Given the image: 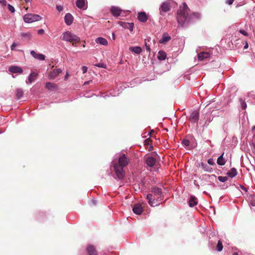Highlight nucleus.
Listing matches in <instances>:
<instances>
[{"instance_id":"f257e3e1","label":"nucleus","mask_w":255,"mask_h":255,"mask_svg":"<svg viewBox=\"0 0 255 255\" xmlns=\"http://www.w3.org/2000/svg\"><path fill=\"white\" fill-rule=\"evenodd\" d=\"M201 14L199 12H192L185 2L180 6L177 12V20L178 23L184 26L190 22L200 19Z\"/></svg>"},{"instance_id":"f03ea898","label":"nucleus","mask_w":255,"mask_h":255,"mask_svg":"<svg viewBox=\"0 0 255 255\" xmlns=\"http://www.w3.org/2000/svg\"><path fill=\"white\" fill-rule=\"evenodd\" d=\"M150 192L151 193L146 195L148 204L152 207L158 205L164 196L161 189L158 187H154L151 188Z\"/></svg>"},{"instance_id":"7ed1b4c3","label":"nucleus","mask_w":255,"mask_h":255,"mask_svg":"<svg viewBox=\"0 0 255 255\" xmlns=\"http://www.w3.org/2000/svg\"><path fill=\"white\" fill-rule=\"evenodd\" d=\"M62 39L67 42H79L80 41L79 37L72 32L67 31L63 33Z\"/></svg>"},{"instance_id":"20e7f679","label":"nucleus","mask_w":255,"mask_h":255,"mask_svg":"<svg viewBox=\"0 0 255 255\" xmlns=\"http://www.w3.org/2000/svg\"><path fill=\"white\" fill-rule=\"evenodd\" d=\"M41 19L40 15L36 14L27 13L23 16V20L28 23L39 21Z\"/></svg>"},{"instance_id":"39448f33","label":"nucleus","mask_w":255,"mask_h":255,"mask_svg":"<svg viewBox=\"0 0 255 255\" xmlns=\"http://www.w3.org/2000/svg\"><path fill=\"white\" fill-rule=\"evenodd\" d=\"M124 168L125 167L116 163L114 164L113 168L116 175V178L119 180H121L124 178L125 174Z\"/></svg>"},{"instance_id":"423d86ee","label":"nucleus","mask_w":255,"mask_h":255,"mask_svg":"<svg viewBox=\"0 0 255 255\" xmlns=\"http://www.w3.org/2000/svg\"><path fill=\"white\" fill-rule=\"evenodd\" d=\"M199 117V112L197 111H194L191 113L189 120L192 123L196 124L197 127H198Z\"/></svg>"},{"instance_id":"0eeeda50","label":"nucleus","mask_w":255,"mask_h":255,"mask_svg":"<svg viewBox=\"0 0 255 255\" xmlns=\"http://www.w3.org/2000/svg\"><path fill=\"white\" fill-rule=\"evenodd\" d=\"M170 10V6L168 2H164L161 3L159 7L160 15H164L165 14Z\"/></svg>"},{"instance_id":"6e6552de","label":"nucleus","mask_w":255,"mask_h":255,"mask_svg":"<svg viewBox=\"0 0 255 255\" xmlns=\"http://www.w3.org/2000/svg\"><path fill=\"white\" fill-rule=\"evenodd\" d=\"M128 163L129 159L127 156L125 154H124L119 157L118 162L116 163V164L125 167L128 165Z\"/></svg>"},{"instance_id":"1a4fd4ad","label":"nucleus","mask_w":255,"mask_h":255,"mask_svg":"<svg viewBox=\"0 0 255 255\" xmlns=\"http://www.w3.org/2000/svg\"><path fill=\"white\" fill-rule=\"evenodd\" d=\"M146 164L149 167H153L156 163V159L151 156H146L144 157Z\"/></svg>"},{"instance_id":"9d476101","label":"nucleus","mask_w":255,"mask_h":255,"mask_svg":"<svg viewBox=\"0 0 255 255\" xmlns=\"http://www.w3.org/2000/svg\"><path fill=\"white\" fill-rule=\"evenodd\" d=\"M8 70L12 73L21 74L23 72L22 69L17 66H11L8 68Z\"/></svg>"},{"instance_id":"9b49d317","label":"nucleus","mask_w":255,"mask_h":255,"mask_svg":"<svg viewBox=\"0 0 255 255\" xmlns=\"http://www.w3.org/2000/svg\"><path fill=\"white\" fill-rule=\"evenodd\" d=\"M76 5L79 8L86 9L87 8V0H77Z\"/></svg>"},{"instance_id":"f8f14e48","label":"nucleus","mask_w":255,"mask_h":255,"mask_svg":"<svg viewBox=\"0 0 255 255\" xmlns=\"http://www.w3.org/2000/svg\"><path fill=\"white\" fill-rule=\"evenodd\" d=\"M30 54L34 58L39 60L43 61L45 59V56L44 55L41 53H37L34 50H31L30 51Z\"/></svg>"},{"instance_id":"ddd939ff","label":"nucleus","mask_w":255,"mask_h":255,"mask_svg":"<svg viewBox=\"0 0 255 255\" xmlns=\"http://www.w3.org/2000/svg\"><path fill=\"white\" fill-rule=\"evenodd\" d=\"M112 14L116 17L120 16L122 13V10L120 8L117 6H112L111 9Z\"/></svg>"},{"instance_id":"4468645a","label":"nucleus","mask_w":255,"mask_h":255,"mask_svg":"<svg viewBox=\"0 0 255 255\" xmlns=\"http://www.w3.org/2000/svg\"><path fill=\"white\" fill-rule=\"evenodd\" d=\"M200 166L202 169L205 172L211 173L213 171V168L207 163L201 162L200 163Z\"/></svg>"},{"instance_id":"2eb2a0df","label":"nucleus","mask_w":255,"mask_h":255,"mask_svg":"<svg viewBox=\"0 0 255 255\" xmlns=\"http://www.w3.org/2000/svg\"><path fill=\"white\" fill-rule=\"evenodd\" d=\"M132 211L134 213L137 215H140L143 212V209L140 204H136L134 205Z\"/></svg>"},{"instance_id":"dca6fc26","label":"nucleus","mask_w":255,"mask_h":255,"mask_svg":"<svg viewBox=\"0 0 255 255\" xmlns=\"http://www.w3.org/2000/svg\"><path fill=\"white\" fill-rule=\"evenodd\" d=\"M64 20L67 25H70L73 21V17L72 15L69 13L66 14L64 17Z\"/></svg>"},{"instance_id":"f3484780","label":"nucleus","mask_w":255,"mask_h":255,"mask_svg":"<svg viewBox=\"0 0 255 255\" xmlns=\"http://www.w3.org/2000/svg\"><path fill=\"white\" fill-rule=\"evenodd\" d=\"M62 70L60 68H57L54 69L49 75V78L54 79L56 78L60 73L62 72Z\"/></svg>"},{"instance_id":"a211bd4d","label":"nucleus","mask_w":255,"mask_h":255,"mask_svg":"<svg viewBox=\"0 0 255 255\" xmlns=\"http://www.w3.org/2000/svg\"><path fill=\"white\" fill-rule=\"evenodd\" d=\"M137 18L139 21L145 22L147 20V15L145 12H140L138 13Z\"/></svg>"},{"instance_id":"6ab92c4d","label":"nucleus","mask_w":255,"mask_h":255,"mask_svg":"<svg viewBox=\"0 0 255 255\" xmlns=\"http://www.w3.org/2000/svg\"><path fill=\"white\" fill-rule=\"evenodd\" d=\"M120 24L124 28L128 29L130 31H132L133 28V23H128L121 21L120 22Z\"/></svg>"},{"instance_id":"aec40b11","label":"nucleus","mask_w":255,"mask_h":255,"mask_svg":"<svg viewBox=\"0 0 255 255\" xmlns=\"http://www.w3.org/2000/svg\"><path fill=\"white\" fill-rule=\"evenodd\" d=\"M95 42L98 44H100L104 46L107 45L108 44L107 40L106 38L102 37L97 38L95 39Z\"/></svg>"},{"instance_id":"412c9836","label":"nucleus","mask_w":255,"mask_h":255,"mask_svg":"<svg viewBox=\"0 0 255 255\" xmlns=\"http://www.w3.org/2000/svg\"><path fill=\"white\" fill-rule=\"evenodd\" d=\"M198 203L197 199L194 196H191L189 201L188 204L190 207H193L196 206Z\"/></svg>"},{"instance_id":"4be33fe9","label":"nucleus","mask_w":255,"mask_h":255,"mask_svg":"<svg viewBox=\"0 0 255 255\" xmlns=\"http://www.w3.org/2000/svg\"><path fill=\"white\" fill-rule=\"evenodd\" d=\"M87 251L89 255H97V252L93 245H89L87 247Z\"/></svg>"},{"instance_id":"5701e85b","label":"nucleus","mask_w":255,"mask_h":255,"mask_svg":"<svg viewBox=\"0 0 255 255\" xmlns=\"http://www.w3.org/2000/svg\"><path fill=\"white\" fill-rule=\"evenodd\" d=\"M171 39V37L167 33L163 34L161 39L159 40L160 43H165Z\"/></svg>"},{"instance_id":"b1692460","label":"nucleus","mask_w":255,"mask_h":255,"mask_svg":"<svg viewBox=\"0 0 255 255\" xmlns=\"http://www.w3.org/2000/svg\"><path fill=\"white\" fill-rule=\"evenodd\" d=\"M37 74L36 73L34 72H31L30 73V74L29 75V76L28 77V82L26 81V83L27 84L31 83L32 82H33V81H35V80L37 78Z\"/></svg>"},{"instance_id":"393cba45","label":"nucleus","mask_w":255,"mask_h":255,"mask_svg":"<svg viewBox=\"0 0 255 255\" xmlns=\"http://www.w3.org/2000/svg\"><path fill=\"white\" fill-rule=\"evenodd\" d=\"M210 56V53L206 52H202L198 55V60L200 61L203 60L204 59L209 58Z\"/></svg>"},{"instance_id":"a878e982","label":"nucleus","mask_w":255,"mask_h":255,"mask_svg":"<svg viewBox=\"0 0 255 255\" xmlns=\"http://www.w3.org/2000/svg\"><path fill=\"white\" fill-rule=\"evenodd\" d=\"M237 173L238 172L237 169L233 167L231 168L230 170H229L227 173V175L231 178H233L237 175Z\"/></svg>"},{"instance_id":"bb28decb","label":"nucleus","mask_w":255,"mask_h":255,"mask_svg":"<svg viewBox=\"0 0 255 255\" xmlns=\"http://www.w3.org/2000/svg\"><path fill=\"white\" fill-rule=\"evenodd\" d=\"M129 50L130 52L134 53L135 54H139L141 52V48L139 46H132L129 48Z\"/></svg>"},{"instance_id":"cd10ccee","label":"nucleus","mask_w":255,"mask_h":255,"mask_svg":"<svg viewBox=\"0 0 255 255\" xmlns=\"http://www.w3.org/2000/svg\"><path fill=\"white\" fill-rule=\"evenodd\" d=\"M224 153H223L222 155H221L217 159V163L219 165H224L226 163V160L223 157V155Z\"/></svg>"},{"instance_id":"c85d7f7f","label":"nucleus","mask_w":255,"mask_h":255,"mask_svg":"<svg viewBox=\"0 0 255 255\" xmlns=\"http://www.w3.org/2000/svg\"><path fill=\"white\" fill-rule=\"evenodd\" d=\"M166 58V54L164 51H159L158 53L157 58L159 60H164Z\"/></svg>"},{"instance_id":"c756f323","label":"nucleus","mask_w":255,"mask_h":255,"mask_svg":"<svg viewBox=\"0 0 255 255\" xmlns=\"http://www.w3.org/2000/svg\"><path fill=\"white\" fill-rule=\"evenodd\" d=\"M45 87L48 90H52L56 87V85L52 83L47 82L46 83Z\"/></svg>"},{"instance_id":"7c9ffc66","label":"nucleus","mask_w":255,"mask_h":255,"mask_svg":"<svg viewBox=\"0 0 255 255\" xmlns=\"http://www.w3.org/2000/svg\"><path fill=\"white\" fill-rule=\"evenodd\" d=\"M23 95V92L21 89H17L16 96L18 99H20Z\"/></svg>"},{"instance_id":"2f4dec72","label":"nucleus","mask_w":255,"mask_h":255,"mask_svg":"<svg viewBox=\"0 0 255 255\" xmlns=\"http://www.w3.org/2000/svg\"><path fill=\"white\" fill-rule=\"evenodd\" d=\"M21 36L22 37H25V38H27V39H31V34L30 32H26V33H22L21 34Z\"/></svg>"},{"instance_id":"473e14b6","label":"nucleus","mask_w":255,"mask_h":255,"mask_svg":"<svg viewBox=\"0 0 255 255\" xmlns=\"http://www.w3.org/2000/svg\"><path fill=\"white\" fill-rule=\"evenodd\" d=\"M181 144L184 147H188L190 145V141L186 139H183L181 142Z\"/></svg>"},{"instance_id":"72a5a7b5","label":"nucleus","mask_w":255,"mask_h":255,"mask_svg":"<svg viewBox=\"0 0 255 255\" xmlns=\"http://www.w3.org/2000/svg\"><path fill=\"white\" fill-rule=\"evenodd\" d=\"M223 245L221 241H219L217 245V250L221 252L223 250Z\"/></svg>"},{"instance_id":"f704fd0d","label":"nucleus","mask_w":255,"mask_h":255,"mask_svg":"<svg viewBox=\"0 0 255 255\" xmlns=\"http://www.w3.org/2000/svg\"><path fill=\"white\" fill-rule=\"evenodd\" d=\"M218 179L222 182H225L226 181H227L228 177L226 176H219L218 177Z\"/></svg>"},{"instance_id":"c9c22d12","label":"nucleus","mask_w":255,"mask_h":255,"mask_svg":"<svg viewBox=\"0 0 255 255\" xmlns=\"http://www.w3.org/2000/svg\"><path fill=\"white\" fill-rule=\"evenodd\" d=\"M240 102L242 109L245 110L247 108L246 103L242 99H240Z\"/></svg>"},{"instance_id":"e433bc0d","label":"nucleus","mask_w":255,"mask_h":255,"mask_svg":"<svg viewBox=\"0 0 255 255\" xmlns=\"http://www.w3.org/2000/svg\"><path fill=\"white\" fill-rule=\"evenodd\" d=\"M207 164L210 165H215V162L213 158H209L207 160Z\"/></svg>"},{"instance_id":"4c0bfd02","label":"nucleus","mask_w":255,"mask_h":255,"mask_svg":"<svg viewBox=\"0 0 255 255\" xmlns=\"http://www.w3.org/2000/svg\"><path fill=\"white\" fill-rule=\"evenodd\" d=\"M7 7H8V10L12 13H13L15 11V9L14 8V7L11 5V4H8L7 5Z\"/></svg>"},{"instance_id":"58836bf2","label":"nucleus","mask_w":255,"mask_h":255,"mask_svg":"<svg viewBox=\"0 0 255 255\" xmlns=\"http://www.w3.org/2000/svg\"><path fill=\"white\" fill-rule=\"evenodd\" d=\"M239 32H240V33H241V34H242L243 35H244L245 36H248V33L243 29H240L239 30Z\"/></svg>"},{"instance_id":"ea45409f","label":"nucleus","mask_w":255,"mask_h":255,"mask_svg":"<svg viewBox=\"0 0 255 255\" xmlns=\"http://www.w3.org/2000/svg\"><path fill=\"white\" fill-rule=\"evenodd\" d=\"M18 45L17 43L15 42H13L10 46V49L11 50H14V48Z\"/></svg>"},{"instance_id":"a19ab883","label":"nucleus","mask_w":255,"mask_h":255,"mask_svg":"<svg viewBox=\"0 0 255 255\" xmlns=\"http://www.w3.org/2000/svg\"><path fill=\"white\" fill-rule=\"evenodd\" d=\"M235 0H226V3L229 5H231L233 4Z\"/></svg>"},{"instance_id":"79ce46f5","label":"nucleus","mask_w":255,"mask_h":255,"mask_svg":"<svg viewBox=\"0 0 255 255\" xmlns=\"http://www.w3.org/2000/svg\"><path fill=\"white\" fill-rule=\"evenodd\" d=\"M87 69L88 68L86 66H83L82 67V70L84 74L86 73L87 72Z\"/></svg>"},{"instance_id":"37998d69","label":"nucleus","mask_w":255,"mask_h":255,"mask_svg":"<svg viewBox=\"0 0 255 255\" xmlns=\"http://www.w3.org/2000/svg\"><path fill=\"white\" fill-rule=\"evenodd\" d=\"M145 46L146 50L147 52H150V46L149 45H147L146 43H145Z\"/></svg>"},{"instance_id":"c03bdc74","label":"nucleus","mask_w":255,"mask_h":255,"mask_svg":"<svg viewBox=\"0 0 255 255\" xmlns=\"http://www.w3.org/2000/svg\"><path fill=\"white\" fill-rule=\"evenodd\" d=\"M44 30L43 29H39L37 31V33L39 35H42V34H44Z\"/></svg>"},{"instance_id":"a18cd8bd","label":"nucleus","mask_w":255,"mask_h":255,"mask_svg":"<svg viewBox=\"0 0 255 255\" xmlns=\"http://www.w3.org/2000/svg\"><path fill=\"white\" fill-rule=\"evenodd\" d=\"M97 66L98 67H101V68H105V65L103 63H98Z\"/></svg>"},{"instance_id":"49530a36","label":"nucleus","mask_w":255,"mask_h":255,"mask_svg":"<svg viewBox=\"0 0 255 255\" xmlns=\"http://www.w3.org/2000/svg\"><path fill=\"white\" fill-rule=\"evenodd\" d=\"M56 8L59 11H61L63 10V7L61 5H57Z\"/></svg>"},{"instance_id":"de8ad7c7","label":"nucleus","mask_w":255,"mask_h":255,"mask_svg":"<svg viewBox=\"0 0 255 255\" xmlns=\"http://www.w3.org/2000/svg\"><path fill=\"white\" fill-rule=\"evenodd\" d=\"M0 3L5 6L6 4V0H0Z\"/></svg>"},{"instance_id":"09e8293b","label":"nucleus","mask_w":255,"mask_h":255,"mask_svg":"<svg viewBox=\"0 0 255 255\" xmlns=\"http://www.w3.org/2000/svg\"><path fill=\"white\" fill-rule=\"evenodd\" d=\"M91 203L93 205H97V201L95 199H92L91 201Z\"/></svg>"},{"instance_id":"8fccbe9b","label":"nucleus","mask_w":255,"mask_h":255,"mask_svg":"<svg viewBox=\"0 0 255 255\" xmlns=\"http://www.w3.org/2000/svg\"><path fill=\"white\" fill-rule=\"evenodd\" d=\"M248 48V44L247 42H246V45L244 47V49H246Z\"/></svg>"},{"instance_id":"3c124183","label":"nucleus","mask_w":255,"mask_h":255,"mask_svg":"<svg viewBox=\"0 0 255 255\" xmlns=\"http://www.w3.org/2000/svg\"><path fill=\"white\" fill-rule=\"evenodd\" d=\"M241 188H242L243 190H245V191H247L246 188L244 186L241 185Z\"/></svg>"},{"instance_id":"603ef678","label":"nucleus","mask_w":255,"mask_h":255,"mask_svg":"<svg viewBox=\"0 0 255 255\" xmlns=\"http://www.w3.org/2000/svg\"><path fill=\"white\" fill-rule=\"evenodd\" d=\"M233 255H238V254L237 253H234Z\"/></svg>"},{"instance_id":"864d4df0","label":"nucleus","mask_w":255,"mask_h":255,"mask_svg":"<svg viewBox=\"0 0 255 255\" xmlns=\"http://www.w3.org/2000/svg\"><path fill=\"white\" fill-rule=\"evenodd\" d=\"M112 35H113V38L115 39V34H114V33H113Z\"/></svg>"},{"instance_id":"5fc2aeb1","label":"nucleus","mask_w":255,"mask_h":255,"mask_svg":"<svg viewBox=\"0 0 255 255\" xmlns=\"http://www.w3.org/2000/svg\"><path fill=\"white\" fill-rule=\"evenodd\" d=\"M252 129L253 130H255V126L253 127Z\"/></svg>"},{"instance_id":"6e6d98bb","label":"nucleus","mask_w":255,"mask_h":255,"mask_svg":"<svg viewBox=\"0 0 255 255\" xmlns=\"http://www.w3.org/2000/svg\"><path fill=\"white\" fill-rule=\"evenodd\" d=\"M88 83H89V82H86L85 83V84H88Z\"/></svg>"},{"instance_id":"4d7b16f0","label":"nucleus","mask_w":255,"mask_h":255,"mask_svg":"<svg viewBox=\"0 0 255 255\" xmlns=\"http://www.w3.org/2000/svg\"><path fill=\"white\" fill-rule=\"evenodd\" d=\"M25 0L26 2H27V1H30V0Z\"/></svg>"},{"instance_id":"13d9d810","label":"nucleus","mask_w":255,"mask_h":255,"mask_svg":"<svg viewBox=\"0 0 255 255\" xmlns=\"http://www.w3.org/2000/svg\"><path fill=\"white\" fill-rule=\"evenodd\" d=\"M107 95H105V96H103L104 98H105L106 97H107Z\"/></svg>"}]
</instances>
